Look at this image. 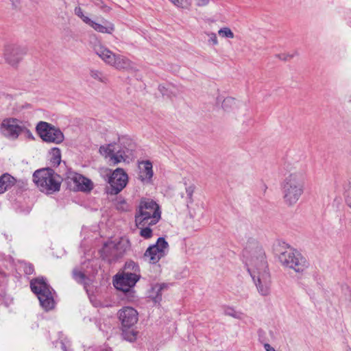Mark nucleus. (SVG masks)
<instances>
[{
	"label": "nucleus",
	"instance_id": "f257e3e1",
	"mask_svg": "<svg viewBox=\"0 0 351 351\" xmlns=\"http://www.w3.org/2000/svg\"><path fill=\"white\" fill-rule=\"evenodd\" d=\"M243 256L246 258L247 271L258 293L263 296L268 295L270 293L271 278L264 250L257 245L251 251L245 250Z\"/></svg>",
	"mask_w": 351,
	"mask_h": 351
},
{
	"label": "nucleus",
	"instance_id": "f03ea898",
	"mask_svg": "<svg viewBox=\"0 0 351 351\" xmlns=\"http://www.w3.org/2000/svg\"><path fill=\"white\" fill-rule=\"evenodd\" d=\"M289 178L287 179V205H294L304 193L305 178L300 163L288 165Z\"/></svg>",
	"mask_w": 351,
	"mask_h": 351
},
{
	"label": "nucleus",
	"instance_id": "7ed1b4c3",
	"mask_svg": "<svg viewBox=\"0 0 351 351\" xmlns=\"http://www.w3.org/2000/svg\"><path fill=\"white\" fill-rule=\"evenodd\" d=\"M160 218L161 212L158 204L151 199H141L135 215L136 226L143 227L155 225Z\"/></svg>",
	"mask_w": 351,
	"mask_h": 351
},
{
	"label": "nucleus",
	"instance_id": "20e7f679",
	"mask_svg": "<svg viewBox=\"0 0 351 351\" xmlns=\"http://www.w3.org/2000/svg\"><path fill=\"white\" fill-rule=\"evenodd\" d=\"M33 181L40 191L51 194L60 190L62 178L52 169L45 168L34 173Z\"/></svg>",
	"mask_w": 351,
	"mask_h": 351
},
{
	"label": "nucleus",
	"instance_id": "39448f33",
	"mask_svg": "<svg viewBox=\"0 0 351 351\" xmlns=\"http://www.w3.org/2000/svg\"><path fill=\"white\" fill-rule=\"evenodd\" d=\"M95 53L107 64L118 70H132L134 69V63L127 57L113 53L100 43L95 45Z\"/></svg>",
	"mask_w": 351,
	"mask_h": 351
},
{
	"label": "nucleus",
	"instance_id": "423d86ee",
	"mask_svg": "<svg viewBox=\"0 0 351 351\" xmlns=\"http://www.w3.org/2000/svg\"><path fill=\"white\" fill-rule=\"evenodd\" d=\"M32 291L37 295L41 306L45 311H49L54 307L55 302L52 289L43 278H38L31 280Z\"/></svg>",
	"mask_w": 351,
	"mask_h": 351
},
{
	"label": "nucleus",
	"instance_id": "0eeeda50",
	"mask_svg": "<svg viewBox=\"0 0 351 351\" xmlns=\"http://www.w3.org/2000/svg\"><path fill=\"white\" fill-rule=\"evenodd\" d=\"M36 131L40 138L48 143L60 144L64 140L63 132L58 128L47 122H38Z\"/></svg>",
	"mask_w": 351,
	"mask_h": 351
},
{
	"label": "nucleus",
	"instance_id": "6e6552de",
	"mask_svg": "<svg viewBox=\"0 0 351 351\" xmlns=\"http://www.w3.org/2000/svg\"><path fill=\"white\" fill-rule=\"evenodd\" d=\"M129 247V242L121 239L119 242L110 241L104 244L101 250V256L108 262L114 261L121 258Z\"/></svg>",
	"mask_w": 351,
	"mask_h": 351
},
{
	"label": "nucleus",
	"instance_id": "1a4fd4ad",
	"mask_svg": "<svg viewBox=\"0 0 351 351\" xmlns=\"http://www.w3.org/2000/svg\"><path fill=\"white\" fill-rule=\"evenodd\" d=\"M129 150L120 149L116 143H110L101 145L99 147V153L106 158H108L110 165H116L124 162L128 158Z\"/></svg>",
	"mask_w": 351,
	"mask_h": 351
},
{
	"label": "nucleus",
	"instance_id": "9d476101",
	"mask_svg": "<svg viewBox=\"0 0 351 351\" xmlns=\"http://www.w3.org/2000/svg\"><path fill=\"white\" fill-rule=\"evenodd\" d=\"M27 128L25 124L21 120L15 118L5 119L0 125L1 134L11 140L16 139Z\"/></svg>",
	"mask_w": 351,
	"mask_h": 351
},
{
	"label": "nucleus",
	"instance_id": "9b49d317",
	"mask_svg": "<svg viewBox=\"0 0 351 351\" xmlns=\"http://www.w3.org/2000/svg\"><path fill=\"white\" fill-rule=\"evenodd\" d=\"M309 263L306 258L298 250L287 245V267L296 273H303Z\"/></svg>",
	"mask_w": 351,
	"mask_h": 351
},
{
	"label": "nucleus",
	"instance_id": "f8f14e48",
	"mask_svg": "<svg viewBox=\"0 0 351 351\" xmlns=\"http://www.w3.org/2000/svg\"><path fill=\"white\" fill-rule=\"evenodd\" d=\"M169 243L163 237L158 239L156 243L150 245L144 253V258L151 264H156L168 253Z\"/></svg>",
	"mask_w": 351,
	"mask_h": 351
},
{
	"label": "nucleus",
	"instance_id": "ddd939ff",
	"mask_svg": "<svg viewBox=\"0 0 351 351\" xmlns=\"http://www.w3.org/2000/svg\"><path fill=\"white\" fill-rule=\"evenodd\" d=\"M25 54V48L15 44H7L3 50L5 62L12 66H16Z\"/></svg>",
	"mask_w": 351,
	"mask_h": 351
},
{
	"label": "nucleus",
	"instance_id": "4468645a",
	"mask_svg": "<svg viewBox=\"0 0 351 351\" xmlns=\"http://www.w3.org/2000/svg\"><path fill=\"white\" fill-rule=\"evenodd\" d=\"M128 176L125 171L121 168L115 169L108 178L110 188L108 193L112 195H117L127 185Z\"/></svg>",
	"mask_w": 351,
	"mask_h": 351
},
{
	"label": "nucleus",
	"instance_id": "2eb2a0df",
	"mask_svg": "<svg viewBox=\"0 0 351 351\" xmlns=\"http://www.w3.org/2000/svg\"><path fill=\"white\" fill-rule=\"evenodd\" d=\"M139 278L140 275L137 274L123 273L116 276L114 285L117 289L127 292L135 285Z\"/></svg>",
	"mask_w": 351,
	"mask_h": 351
},
{
	"label": "nucleus",
	"instance_id": "dca6fc26",
	"mask_svg": "<svg viewBox=\"0 0 351 351\" xmlns=\"http://www.w3.org/2000/svg\"><path fill=\"white\" fill-rule=\"evenodd\" d=\"M118 315L123 328H130L132 327L137 323L138 319V312L134 308L129 306L120 309Z\"/></svg>",
	"mask_w": 351,
	"mask_h": 351
},
{
	"label": "nucleus",
	"instance_id": "f3484780",
	"mask_svg": "<svg viewBox=\"0 0 351 351\" xmlns=\"http://www.w3.org/2000/svg\"><path fill=\"white\" fill-rule=\"evenodd\" d=\"M138 178L144 184L152 182L154 176L153 165L150 160H142L138 162Z\"/></svg>",
	"mask_w": 351,
	"mask_h": 351
},
{
	"label": "nucleus",
	"instance_id": "a211bd4d",
	"mask_svg": "<svg viewBox=\"0 0 351 351\" xmlns=\"http://www.w3.org/2000/svg\"><path fill=\"white\" fill-rule=\"evenodd\" d=\"M68 179L74 184V190L90 191L93 189V182L91 180L81 174L71 172L69 173Z\"/></svg>",
	"mask_w": 351,
	"mask_h": 351
},
{
	"label": "nucleus",
	"instance_id": "6ab92c4d",
	"mask_svg": "<svg viewBox=\"0 0 351 351\" xmlns=\"http://www.w3.org/2000/svg\"><path fill=\"white\" fill-rule=\"evenodd\" d=\"M272 250L274 256L284 265L285 263V258H284L285 254V242L280 240L276 241L273 244Z\"/></svg>",
	"mask_w": 351,
	"mask_h": 351
},
{
	"label": "nucleus",
	"instance_id": "aec40b11",
	"mask_svg": "<svg viewBox=\"0 0 351 351\" xmlns=\"http://www.w3.org/2000/svg\"><path fill=\"white\" fill-rule=\"evenodd\" d=\"M167 288L165 283L156 284L152 286L149 297L155 303H159L162 300V291Z\"/></svg>",
	"mask_w": 351,
	"mask_h": 351
},
{
	"label": "nucleus",
	"instance_id": "412c9836",
	"mask_svg": "<svg viewBox=\"0 0 351 351\" xmlns=\"http://www.w3.org/2000/svg\"><path fill=\"white\" fill-rule=\"evenodd\" d=\"M89 25L95 31L103 34H111L114 30V25L108 21H106L104 25H101L92 20Z\"/></svg>",
	"mask_w": 351,
	"mask_h": 351
},
{
	"label": "nucleus",
	"instance_id": "4be33fe9",
	"mask_svg": "<svg viewBox=\"0 0 351 351\" xmlns=\"http://www.w3.org/2000/svg\"><path fill=\"white\" fill-rule=\"evenodd\" d=\"M15 182L14 178L8 173H5L0 177V194L3 193L12 187Z\"/></svg>",
	"mask_w": 351,
	"mask_h": 351
},
{
	"label": "nucleus",
	"instance_id": "5701e85b",
	"mask_svg": "<svg viewBox=\"0 0 351 351\" xmlns=\"http://www.w3.org/2000/svg\"><path fill=\"white\" fill-rule=\"evenodd\" d=\"M73 279L78 283L82 284L86 288L88 280L86 275L80 270L74 269L72 272Z\"/></svg>",
	"mask_w": 351,
	"mask_h": 351
},
{
	"label": "nucleus",
	"instance_id": "b1692460",
	"mask_svg": "<svg viewBox=\"0 0 351 351\" xmlns=\"http://www.w3.org/2000/svg\"><path fill=\"white\" fill-rule=\"evenodd\" d=\"M222 107L226 111L233 110L238 107V104L234 98L227 97L223 100Z\"/></svg>",
	"mask_w": 351,
	"mask_h": 351
},
{
	"label": "nucleus",
	"instance_id": "393cba45",
	"mask_svg": "<svg viewBox=\"0 0 351 351\" xmlns=\"http://www.w3.org/2000/svg\"><path fill=\"white\" fill-rule=\"evenodd\" d=\"M51 159L50 161L56 166H58L61 162V152L58 147H53L51 150Z\"/></svg>",
	"mask_w": 351,
	"mask_h": 351
},
{
	"label": "nucleus",
	"instance_id": "a878e982",
	"mask_svg": "<svg viewBox=\"0 0 351 351\" xmlns=\"http://www.w3.org/2000/svg\"><path fill=\"white\" fill-rule=\"evenodd\" d=\"M139 267L134 261L126 262L124 267V271L123 273H130L139 274Z\"/></svg>",
	"mask_w": 351,
	"mask_h": 351
},
{
	"label": "nucleus",
	"instance_id": "bb28decb",
	"mask_svg": "<svg viewBox=\"0 0 351 351\" xmlns=\"http://www.w3.org/2000/svg\"><path fill=\"white\" fill-rule=\"evenodd\" d=\"M89 74L93 79L99 82L106 83L108 80L107 77L103 74V73L99 70L90 69Z\"/></svg>",
	"mask_w": 351,
	"mask_h": 351
},
{
	"label": "nucleus",
	"instance_id": "cd10ccee",
	"mask_svg": "<svg viewBox=\"0 0 351 351\" xmlns=\"http://www.w3.org/2000/svg\"><path fill=\"white\" fill-rule=\"evenodd\" d=\"M75 14L77 15L82 21L86 24L88 25L91 23L92 20L86 16L80 7H76L74 10Z\"/></svg>",
	"mask_w": 351,
	"mask_h": 351
},
{
	"label": "nucleus",
	"instance_id": "c85d7f7f",
	"mask_svg": "<svg viewBox=\"0 0 351 351\" xmlns=\"http://www.w3.org/2000/svg\"><path fill=\"white\" fill-rule=\"evenodd\" d=\"M174 5L183 8L188 9L192 3V0H169Z\"/></svg>",
	"mask_w": 351,
	"mask_h": 351
},
{
	"label": "nucleus",
	"instance_id": "c756f323",
	"mask_svg": "<svg viewBox=\"0 0 351 351\" xmlns=\"http://www.w3.org/2000/svg\"><path fill=\"white\" fill-rule=\"evenodd\" d=\"M218 34L222 38H233L234 37V33L229 27H222L219 29Z\"/></svg>",
	"mask_w": 351,
	"mask_h": 351
},
{
	"label": "nucleus",
	"instance_id": "7c9ffc66",
	"mask_svg": "<svg viewBox=\"0 0 351 351\" xmlns=\"http://www.w3.org/2000/svg\"><path fill=\"white\" fill-rule=\"evenodd\" d=\"M149 226L138 227L141 229L140 235L145 239H149L152 237V230Z\"/></svg>",
	"mask_w": 351,
	"mask_h": 351
},
{
	"label": "nucleus",
	"instance_id": "2f4dec72",
	"mask_svg": "<svg viewBox=\"0 0 351 351\" xmlns=\"http://www.w3.org/2000/svg\"><path fill=\"white\" fill-rule=\"evenodd\" d=\"M206 35L208 36V43L210 45H217L219 42L215 33L213 32H206Z\"/></svg>",
	"mask_w": 351,
	"mask_h": 351
},
{
	"label": "nucleus",
	"instance_id": "473e14b6",
	"mask_svg": "<svg viewBox=\"0 0 351 351\" xmlns=\"http://www.w3.org/2000/svg\"><path fill=\"white\" fill-rule=\"evenodd\" d=\"M124 338L129 341H133L136 339V332L134 330H131L129 332H126L123 330V332Z\"/></svg>",
	"mask_w": 351,
	"mask_h": 351
},
{
	"label": "nucleus",
	"instance_id": "72a5a7b5",
	"mask_svg": "<svg viewBox=\"0 0 351 351\" xmlns=\"http://www.w3.org/2000/svg\"><path fill=\"white\" fill-rule=\"evenodd\" d=\"M194 191H195V186L193 184H191L186 187V193L189 199L190 202H193V194L194 193Z\"/></svg>",
	"mask_w": 351,
	"mask_h": 351
},
{
	"label": "nucleus",
	"instance_id": "f704fd0d",
	"mask_svg": "<svg viewBox=\"0 0 351 351\" xmlns=\"http://www.w3.org/2000/svg\"><path fill=\"white\" fill-rule=\"evenodd\" d=\"M60 344L63 351H71V350L70 349V341L66 338H64V339L61 340Z\"/></svg>",
	"mask_w": 351,
	"mask_h": 351
},
{
	"label": "nucleus",
	"instance_id": "c9c22d12",
	"mask_svg": "<svg viewBox=\"0 0 351 351\" xmlns=\"http://www.w3.org/2000/svg\"><path fill=\"white\" fill-rule=\"evenodd\" d=\"M94 3L104 12H108L110 10V8L106 5L101 0H95Z\"/></svg>",
	"mask_w": 351,
	"mask_h": 351
},
{
	"label": "nucleus",
	"instance_id": "e433bc0d",
	"mask_svg": "<svg viewBox=\"0 0 351 351\" xmlns=\"http://www.w3.org/2000/svg\"><path fill=\"white\" fill-rule=\"evenodd\" d=\"M210 0H197V5L198 6H206L208 4Z\"/></svg>",
	"mask_w": 351,
	"mask_h": 351
},
{
	"label": "nucleus",
	"instance_id": "4c0bfd02",
	"mask_svg": "<svg viewBox=\"0 0 351 351\" xmlns=\"http://www.w3.org/2000/svg\"><path fill=\"white\" fill-rule=\"evenodd\" d=\"M264 348H265V351H276V350L272 346H271L269 343H265Z\"/></svg>",
	"mask_w": 351,
	"mask_h": 351
},
{
	"label": "nucleus",
	"instance_id": "58836bf2",
	"mask_svg": "<svg viewBox=\"0 0 351 351\" xmlns=\"http://www.w3.org/2000/svg\"><path fill=\"white\" fill-rule=\"evenodd\" d=\"M33 271H34V269H33V267H32V266H30V265H29V266H28V267H27L25 268V272H26V274H32Z\"/></svg>",
	"mask_w": 351,
	"mask_h": 351
},
{
	"label": "nucleus",
	"instance_id": "ea45409f",
	"mask_svg": "<svg viewBox=\"0 0 351 351\" xmlns=\"http://www.w3.org/2000/svg\"><path fill=\"white\" fill-rule=\"evenodd\" d=\"M346 202L348 206L351 208V191L350 193L347 197Z\"/></svg>",
	"mask_w": 351,
	"mask_h": 351
}]
</instances>
